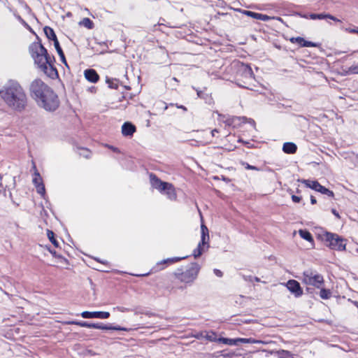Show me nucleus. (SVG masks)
<instances>
[{
    "label": "nucleus",
    "mask_w": 358,
    "mask_h": 358,
    "mask_svg": "<svg viewBox=\"0 0 358 358\" xmlns=\"http://www.w3.org/2000/svg\"><path fill=\"white\" fill-rule=\"evenodd\" d=\"M200 271V266L197 263H192L189 267L180 273H176V278L182 282L192 283L196 278Z\"/></svg>",
    "instance_id": "6e6552de"
},
{
    "label": "nucleus",
    "mask_w": 358,
    "mask_h": 358,
    "mask_svg": "<svg viewBox=\"0 0 358 358\" xmlns=\"http://www.w3.org/2000/svg\"><path fill=\"white\" fill-rule=\"evenodd\" d=\"M81 316L83 318L89 319V318H99V319H107L110 317V313L108 312L104 311H84L81 313Z\"/></svg>",
    "instance_id": "ddd939ff"
},
{
    "label": "nucleus",
    "mask_w": 358,
    "mask_h": 358,
    "mask_svg": "<svg viewBox=\"0 0 358 358\" xmlns=\"http://www.w3.org/2000/svg\"><path fill=\"white\" fill-rule=\"evenodd\" d=\"M327 14L326 13H320V14H315L312 13L310 15V18L312 20H324L327 19Z\"/></svg>",
    "instance_id": "c756f323"
},
{
    "label": "nucleus",
    "mask_w": 358,
    "mask_h": 358,
    "mask_svg": "<svg viewBox=\"0 0 358 358\" xmlns=\"http://www.w3.org/2000/svg\"><path fill=\"white\" fill-rule=\"evenodd\" d=\"M248 122H249L250 124H251L252 125H253V126H255V121H254L253 120H252V119H250V120H249V121H248Z\"/></svg>",
    "instance_id": "3c124183"
},
{
    "label": "nucleus",
    "mask_w": 358,
    "mask_h": 358,
    "mask_svg": "<svg viewBox=\"0 0 358 358\" xmlns=\"http://www.w3.org/2000/svg\"><path fill=\"white\" fill-rule=\"evenodd\" d=\"M236 117H229L226 120H223L227 125L231 126L234 124Z\"/></svg>",
    "instance_id": "4c0bfd02"
},
{
    "label": "nucleus",
    "mask_w": 358,
    "mask_h": 358,
    "mask_svg": "<svg viewBox=\"0 0 358 358\" xmlns=\"http://www.w3.org/2000/svg\"><path fill=\"white\" fill-rule=\"evenodd\" d=\"M214 271V273H215L217 277H222V275H223V274H222V272L220 270H219V269L215 268V269H214V271Z\"/></svg>",
    "instance_id": "a19ab883"
},
{
    "label": "nucleus",
    "mask_w": 358,
    "mask_h": 358,
    "mask_svg": "<svg viewBox=\"0 0 358 358\" xmlns=\"http://www.w3.org/2000/svg\"><path fill=\"white\" fill-rule=\"evenodd\" d=\"M357 33H358V29H357Z\"/></svg>",
    "instance_id": "bf43d9fd"
},
{
    "label": "nucleus",
    "mask_w": 358,
    "mask_h": 358,
    "mask_svg": "<svg viewBox=\"0 0 358 358\" xmlns=\"http://www.w3.org/2000/svg\"><path fill=\"white\" fill-rule=\"evenodd\" d=\"M301 280L305 285L316 288H321L324 282L321 274L311 269L303 271Z\"/></svg>",
    "instance_id": "423d86ee"
},
{
    "label": "nucleus",
    "mask_w": 358,
    "mask_h": 358,
    "mask_svg": "<svg viewBox=\"0 0 358 358\" xmlns=\"http://www.w3.org/2000/svg\"><path fill=\"white\" fill-rule=\"evenodd\" d=\"M243 278L245 280L250 281V282H252V280L254 279V277H252V275H248V276L244 275Z\"/></svg>",
    "instance_id": "79ce46f5"
},
{
    "label": "nucleus",
    "mask_w": 358,
    "mask_h": 358,
    "mask_svg": "<svg viewBox=\"0 0 358 358\" xmlns=\"http://www.w3.org/2000/svg\"><path fill=\"white\" fill-rule=\"evenodd\" d=\"M233 355V354H227V355H223V357H230Z\"/></svg>",
    "instance_id": "864d4df0"
},
{
    "label": "nucleus",
    "mask_w": 358,
    "mask_h": 358,
    "mask_svg": "<svg viewBox=\"0 0 358 358\" xmlns=\"http://www.w3.org/2000/svg\"><path fill=\"white\" fill-rule=\"evenodd\" d=\"M350 33H357L358 29H348Z\"/></svg>",
    "instance_id": "603ef678"
},
{
    "label": "nucleus",
    "mask_w": 358,
    "mask_h": 358,
    "mask_svg": "<svg viewBox=\"0 0 358 358\" xmlns=\"http://www.w3.org/2000/svg\"><path fill=\"white\" fill-rule=\"evenodd\" d=\"M51 89L50 87L41 79H35L33 80L29 87L30 94L37 103H39L40 99L44 97L45 94L49 93V90ZM48 95H49V94H48Z\"/></svg>",
    "instance_id": "39448f33"
},
{
    "label": "nucleus",
    "mask_w": 358,
    "mask_h": 358,
    "mask_svg": "<svg viewBox=\"0 0 358 358\" xmlns=\"http://www.w3.org/2000/svg\"><path fill=\"white\" fill-rule=\"evenodd\" d=\"M0 97L12 110L22 112L28 103V97L22 86L15 80H9L0 87Z\"/></svg>",
    "instance_id": "f257e3e1"
},
{
    "label": "nucleus",
    "mask_w": 358,
    "mask_h": 358,
    "mask_svg": "<svg viewBox=\"0 0 358 358\" xmlns=\"http://www.w3.org/2000/svg\"><path fill=\"white\" fill-rule=\"evenodd\" d=\"M196 92H197V95H198L199 96H201V91H199V90H196Z\"/></svg>",
    "instance_id": "6e6d98bb"
},
{
    "label": "nucleus",
    "mask_w": 358,
    "mask_h": 358,
    "mask_svg": "<svg viewBox=\"0 0 358 358\" xmlns=\"http://www.w3.org/2000/svg\"><path fill=\"white\" fill-rule=\"evenodd\" d=\"M80 25H82L89 29H91L94 27L93 22L88 17H85L82 21L79 22Z\"/></svg>",
    "instance_id": "b1692460"
},
{
    "label": "nucleus",
    "mask_w": 358,
    "mask_h": 358,
    "mask_svg": "<svg viewBox=\"0 0 358 358\" xmlns=\"http://www.w3.org/2000/svg\"><path fill=\"white\" fill-rule=\"evenodd\" d=\"M319 239L326 243L327 245L332 250L343 251L345 250V241L336 234L320 229L317 233Z\"/></svg>",
    "instance_id": "7ed1b4c3"
},
{
    "label": "nucleus",
    "mask_w": 358,
    "mask_h": 358,
    "mask_svg": "<svg viewBox=\"0 0 358 358\" xmlns=\"http://www.w3.org/2000/svg\"><path fill=\"white\" fill-rule=\"evenodd\" d=\"M33 168L35 170L34 177L33 178V183L36 188V191L38 194L42 196H44L45 193V189L44 184L43 182V180L39 173L38 172L35 164L33 162Z\"/></svg>",
    "instance_id": "9b49d317"
},
{
    "label": "nucleus",
    "mask_w": 358,
    "mask_h": 358,
    "mask_svg": "<svg viewBox=\"0 0 358 358\" xmlns=\"http://www.w3.org/2000/svg\"><path fill=\"white\" fill-rule=\"evenodd\" d=\"M243 164L245 166V168L246 169H248V170H255V171H260V169L257 167V166H252V165H250L248 163H243Z\"/></svg>",
    "instance_id": "c9c22d12"
},
{
    "label": "nucleus",
    "mask_w": 358,
    "mask_h": 358,
    "mask_svg": "<svg viewBox=\"0 0 358 358\" xmlns=\"http://www.w3.org/2000/svg\"><path fill=\"white\" fill-rule=\"evenodd\" d=\"M320 296L323 299H328L331 296V292L329 289L322 288L320 292Z\"/></svg>",
    "instance_id": "cd10ccee"
},
{
    "label": "nucleus",
    "mask_w": 358,
    "mask_h": 358,
    "mask_svg": "<svg viewBox=\"0 0 358 358\" xmlns=\"http://www.w3.org/2000/svg\"><path fill=\"white\" fill-rule=\"evenodd\" d=\"M297 147L296 144L291 142L285 143L282 146V150L287 154H294L296 152Z\"/></svg>",
    "instance_id": "6ab92c4d"
},
{
    "label": "nucleus",
    "mask_w": 358,
    "mask_h": 358,
    "mask_svg": "<svg viewBox=\"0 0 358 358\" xmlns=\"http://www.w3.org/2000/svg\"><path fill=\"white\" fill-rule=\"evenodd\" d=\"M136 131V127L130 122H125L122 127V133L124 136H131Z\"/></svg>",
    "instance_id": "dca6fc26"
},
{
    "label": "nucleus",
    "mask_w": 358,
    "mask_h": 358,
    "mask_svg": "<svg viewBox=\"0 0 358 358\" xmlns=\"http://www.w3.org/2000/svg\"><path fill=\"white\" fill-rule=\"evenodd\" d=\"M287 288L296 297H299L303 294V290L299 282L295 280H289L286 284Z\"/></svg>",
    "instance_id": "f8f14e48"
},
{
    "label": "nucleus",
    "mask_w": 358,
    "mask_h": 358,
    "mask_svg": "<svg viewBox=\"0 0 358 358\" xmlns=\"http://www.w3.org/2000/svg\"><path fill=\"white\" fill-rule=\"evenodd\" d=\"M107 83L109 85V87L112 89H117L118 85L115 83L114 80H111L109 78L106 80Z\"/></svg>",
    "instance_id": "72a5a7b5"
},
{
    "label": "nucleus",
    "mask_w": 358,
    "mask_h": 358,
    "mask_svg": "<svg viewBox=\"0 0 358 358\" xmlns=\"http://www.w3.org/2000/svg\"><path fill=\"white\" fill-rule=\"evenodd\" d=\"M204 338L210 341H218V339H217V335L215 332L211 331H205L204 332Z\"/></svg>",
    "instance_id": "a878e982"
},
{
    "label": "nucleus",
    "mask_w": 358,
    "mask_h": 358,
    "mask_svg": "<svg viewBox=\"0 0 358 358\" xmlns=\"http://www.w3.org/2000/svg\"><path fill=\"white\" fill-rule=\"evenodd\" d=\"M152 186L158 189L160 192H164L170 200H176L177 195L172 184L163 182L155 175L150 176Z\"/></svg>",
    "instance_id": "20e7f679"
},
{
    "label": "nucleus",
    "mask_w": 358,
    "mask_h": 358,
    "mask_svg": "<svg viewBox=\"0 0 358 358\" xmlns=\"http://www.w3.org/2000/svg\"><path fill=\"white\" fill-rule=\"evenodd\" d=\"M292 200L294 203H299L301 201V197L296 196V195H292Z\"/></svg>",
    "instance_id": "58836bf2"
},
{
    "label": "nucleus",
    "mask_w": 358,
    "mask_h": 358,
    "mask_svg": "<svg viewBox=\"0 0 358 358\" xmlns=\"http://www.w3.org/2000/svg\"><path fill=\"white\" fill-rule=\"evenodd\" d=\"M137 276H145L148 275V274H142V275H136Z\"/></svg>",
    "instance_id": "4d7b16f0"
},
{
    "label": "nucleus",
    "mask_w": 358,
    "mask_h": 358,
    "mask_svg": "<svg viewBox=\"0 0 358 358\" xmlns=\"http://www.w3.org/2000/svg\"><path fill=\"white\" fill-rule=\"evenodd\" d=\"M85 78L90 82L92 83H96L99 79V76L97 74L96 71L94 69H87L84 72Z\"/></svg>",
    "instance_id": "f3484780"
},
{
    "label": "nucleus",
    "mask_w": 358,
    "mask_h": 358,
    "mask_svg": "<svg viewBox=\"0 0 358 358\" xmlns=\"http://www.w3.org/2000/svg\"><path fill=\"white\" fill-rule=\"evenodd\" d=\"M69 324H76L81 327L90 329H103V330H116V331H129L128 329L121 327H114L110 324H103L102 323H89L87 322L70 321Z\"/></svg>",
    "instance_id": "1a4fd4ad"
},
{
    "label": "nucleus",
    "mask_w": 358,
    "mask_h": 358,
    "mask_svg": "<svg viewBox=\"0 0 358 358\" xmlns=\"http://www.w3.org/2000/svg\"><path fill=\"white\" fill-rule=\"evenodd\" d=\"M48 250H49L50 252V253H51L54 257H57V253H56V252H55V251L51 250H50V249H48Z\"/></svg>",
    "instance_id": "09e8293b"
},
{
    "label": "nucleus",
    "mask_w": 358,
    "mask_h": 358,
    "mask_svg": "<svg viewBox=\"0 0 358 358\" xmlns=\"http://www.w3.org/2000/svg\"><path fill=\"white\" fill-rule=\"evenodd\" d=\"M242 13L247 15V16H249V17H251L254 19H256V20H258V16H259V13H255V12H252V11H250V10H243Z\"/></svg>",
    "instance_id": "2f4dec72"
},
{
    "label": "nucleus",
    "mask_w": 358,
    "mask_h": 358,
    "mask_svg": "<svg viewBox=\"0 0 358 358\" xmlns=\"http://www.w3.org/2000/svg\"><path fill=\"white\" fill-rule=\"evenodd\" d=\"M176 107L178 108H181L183 110L187 111V108L185 106H182V105L179 106V105L176 104Z\"/></svg>",
    "instance_id": "de8ad7c7"
},
{
    "label": "nucleus",
    "mask_w": 358,
    "mask_h": 358,
    "mask_svg": "<svg viewBox=\"0 0 358 358\" xmlns=\"http://www.w3.org/2000/svg\"><path fill=\"white\" fill-rule=\"evenodd\" d=\"M299 234L300 235V236L306 240L308 242H313V236L311 235V234L307 231V230H303V229H300L299 231Z\"/></svg>",
    "instance_id": "412c9836"
},
{
    "label": "nucleus",
    "mask_w": 358,
    "mask_h": 358,
    "mask_svg": "<svg viewBox=\"0 0 358 358\" xmlns=\"http://www.w3.org/2000/svg\"><path fill=\"white\" fill-rule=\"evenodd\" d=\"M54 45H55V49H56L58 55H59V57L61 58V60L62 61V62L66 64V59H65V57H64V52L62 51V48L59 45V41H56L55 43H54Z\"/></svg>",
    "instance_id": "393cba45"
},
{
    "label": "nucleus",
    "mask_w": 358,
    "mask_h": 358,
    "mask_svg": "<svg viewBox=\"0 0 358 358\" xmlns=\"http://www.w3.org/2000/svg\"><path fill=\"white\" fill-rule=\"evenodd\" d=\"M196 338H204V332H200L199 334H197L196 335H195L194 336Z\"/></svg>",
    "instance_id": "c03bdc74"
},
{
    "label": "nucleus",
    "mask_w": 358,
    "mask_h": 358,
    "mask_svg": "<svg viewBox=\"0 0 358 358\" xmlns=\"http://www.w3.org/2000/svg\"><path fill=\"white\" fill-rule=\"evenodd\" d=\"M331 212H332V213H333V214H334L336 217L340 218V215H339L338 213L336 211V210H335V209H334V208H333V209L331 210Z\"/></svg>",
    "instance_id": "a18cd8bd"
},
{
    "label": "nucleus",
    "mask_w": 358,
    "mask_h": 358,
    "mask_svg": "<svg viewBox=\"0 0 358 358\" xmlns=\"http://www.w3.org/2000/svg\"><path fill=\"white\" fill-rule=\"evenodd\" d=\"M120 312H127V311H129V309L127 308H124V307H117L116 308Z\"/></svg>",
    "instance_id": "37998d69"
},
{
    "label": "nucleus",
    "mask_w": 358,
    "mask_h": 358,
    "mask_svg": "<svg viewBox=\"0 0 358 358\" xmlns=\"http://www.w3.org/2000/svg\"><path fill=\"white\" fill-rule=\"evenodd\" d=\"M282 353H288V352H287V351H285V350H282Z\"/></svg>",
    "instance_id": "13d9d810"
},
{
    "label": "nucleus",
    "mask_w": 358,
    "mask_h": 358,
    "mask_svg": "<svg viewBox=\"0 0 358 358\" xmlns=\"http://www.w3.org/2000/svg\"><path fill=\"white\" fill-rule=\"evenodd\" d=\"M256 282H260V279L257 277H254V279H253Z\"/></svg>",
    "instance_id": "5fc2aeb1"
},
{
    "label": "nucleus",
    "mask_w": 358,
    "mask_h": 358,
    "mask_svg": "<svg viewBox=\"0 0 358 358\" xmlns=\"http://www.w3.org/2000/svg\"><path fill=\"white\" fill-rule=\"evenodd\" d=\"M327 19H330V20H332L335 22H340V20L335 17L334 16L330 15V14H327Z\"/></svg>",
    "instance_id": "ea45409f"
},
{
    "label": "nucleus",
    "mask_w": 358,
    "mask_h": 358,
    "mask_svg": "<svg viewBox=\"0 0 358 358\" xmlns=\"http://www.w3.org/2000/svg\"><path fill=\"white\" fill-rule=\"evenodd\" d=\"M219 342H221L224 344L229 345H238V338H220L218 339Z\"/></svg>",
    "instance_id": "4be33fe9"
},
{
    "label": "nucleus",
    "mask_w": 358,
    "mask_h": 358,
    "mask_svg": "<svg viewBox=\"0 0 358 358\" xmlns=\"http://www.w3.org/2000/svg\"><path fill=\"white\" fill-rule=\"evenodd\" d=\"M182 259H185V257H174V258H169V259H164L163 261H162L159 264H166V263H174V262H178Z\"/></svg>",
    "instance_id": "7c9ffc66"
},
{
    "label": "nucleus",
    "mask_w": 358,
    "mask_h": 358,
    "mask_svg": "<svg viewBox=\"0 0 358 358\" xmlns=\"http://www.w3.org/2000/svg\"><path fill=\"white\" fill-rule=\"evenodd\" d=\"M90 151L87 149L82 148L81 152H80V155H83V157L86 158H89L90 157Z\"/></svg>",
    "instance_id": "f704fd0d"
},
{
    "label": "nucleus",
    "mask_w": 358,
    "mask_h": 358,
    "mask_svg": "<svg viewBox=\"0 0 358 358\" xmlns=\"http://www.w3.org/2000/svg\"><path fill=\"white\" fill-rule=\"evenodd\" d=\"M348 73H357L358 74V65H353L349 67L348 70Z\"/></svg>",
    "instance_id": "473e14b6"
},
{
    "label": "nucleus",
    "mask_w": 358,
    "mask_h": 358,
    "mask_svg": "<svg viewBox=\"0 0 358 358\" xmlns=\"http://www.w3.org/2000/svg\"><path fill=\"white\" fill-rule=\"evenodd\" d=\"M264 343L262 341L260 340H256L252 338H238V343Z\"/></svg>",
    "instance_id": "5701e85b"
},
{
    "label": "nucleus",
    "mask_w": 358,
    "mask_h": 358,
    "mask_svg": "<svg viewBox=\"0 0 358 358\" xmlns=\"http://www.w3.org/2000/svg\"><path fill=\"white\" fill-rule=\"evenodd\" d=\"M47 235L48 239L51 241V243L54 245L55 247H59V243L55 238V234L53 231L50 230H48Z\"/></svg>",
    "instance_id": "bb28decb"
},
{
    "label": "nucleus",
    "mask_w": 358,
    "mask_h": 358,
    "mask_svg": "<svg viewBox=\"0 0 358 358\" xmlns=\"http://www.w3.org/2000/svg\"><path fill=\"white\" fill-rule=\"evenodd\" d=\"M29 52L37 66L48 77L57 76V71L54 66L55 57H51L41 43H33L29 46Z\"/></svg>",
    "instance_id": "f03ea898"
},
{
    "label": "nucleus",
    "mask_w": 358,
    "mask_h": 358,
    "mask_svg": "<svg viewBox=\"0 0 358 358\" xmlns=\"http://www.w3.org/2000/svg\"><path fill=\"white\" fill-rule=\"evenodd\" d=\"M310 203L312 204H315L317 203V200L313 196H310Z\"/></svg>",
    "instance_id": "49530a36"
},
{
    "label": "nucleus",
    "mask_w": 358,
    "mask_h": 358,
    "mask_svg": "<svg viewBox=\"0 0 358 358\" xmlns=\"http://www.w3.org/2000/svg\"><path fill=\"white\" fill-rule=\"evenodd\" d=\"M43 30L47 38L50 40H52L54 43L56 41H58L54 30L51 27L46 26L44 27Z\"/></svg>",
    "instance_id": "aec40b11"
},
{
    "label": "nucleus",
    "mask_w": 358,
    "mask_h": 358,
    "mask_svg": "<svg viewBox=\"0 0 358 358\" xmlns=\"http://www.w3.org/2000/svg\"><path fill=\"white\" fill-rule=\"evenodd\" d=\"M271 17L266 15H264L262 13H259L258 20H262V21H268L270 20Z\"/></svg>",
    "instance_id": "e433bc0d"
},
{
    "label": "nucleus",
    "mask_w": 358,
    "mask_h": 358,
    "mask_svg": "<svg viewBox=\"0 0 358 358\" xmlns=\"http://www.w3.org/2000/svg\"><path fill=\"white\" fill-rule=\"evenodd\" d=\"M290 42L292 43H297L301 47H317V44L311 41H308L305 40L303 38L298 36V37H292L289 39Z\"/></svg>",
    "instance_id": "4468645a"
},
{
    "label": "nucleus",
    "mask_w": 358,
    "mask_h": 358,
    "mask_svg": "<svg viewBox=\"0 0 358 358\" xmlns=\"http://www.w3.org/2000/svg\"><path fill=\"white\" fill-rule=\"evenodd\" d=\"M318 192L323 194H327V196H329L330 197H333L334 196V194L332 191L329 190V189L326 188L325 187H324L322 185L320 186Z\"/></svg>",
    "instance_id": "c85d7f7f"
},
{
    "label": "nucleus",
    "mask_w": 358,
    "mask_h": 358,
    "mask_svg": "<svg viewBox=\"0 0 358 358\" xmlns=\"http://www.w3.org/2000/svg\"><path fill=\"white\" fill-rule=\"evenodd\" d=\"M238 71L241 73V75L245 78H252L254 77V73L251 67L245 64H240L238 66Z\"/></svg>",
    "instance_id": "2eb2a0df"
},
{
    "label": "nucleus",
    "mask_w": 358,
    "mask_h": 358,
    "mask_svg": "<svg viewBox=\"0 0 358 358\" xmlns=\"http://www.w3.org/2000/svg\"><path fill=\"white\" fill-rule=\"evenodd\" d=\"M302 183L305 184L307 187L313 189L317 192L319 191L321 185L316 180H299Z\"/></svg>",
    "instance_id": "a211bd4d"
},
{
    "label": "nucleus",
    "mask_w": 358,
    "mask_h": 358,
    "mask_svg": "<svg viewBox=\"0 0 358 358\" xmlns=\"http://www.w3.org/2000/svg\"><path fill=\"white\" fill-rule=\"evenodd\" d=\"M201 241L199 243L196 248H195L193 251V256L194 258H198L200 257L203 250H204V246L206 245L207 248L208 245V241H209V233L208 229L207 227L202 224L201 226Z\"/></svg>",
    "instance_id": "9d476101"
},
{
    "label": "nucleus",
    "mask_w": 358,
    "mask_h": 358,
    "mask_svg": "<svg viewBox=\"0 0 358 358\" xmlns=\"http://www.w3.org/2000/svg\"><path fill=\"white\" fill-rule=\"evenodd\" d=\"M215 133H218L217 129H215L212 130L211 134H212L213 136H214L215 135Z\"/></svg>",
    "instance_id": "8fccbe9b"
},
{
    "label": "nucleus",
    "mask_w": 358,
    "mask_h": 358,
    "mask_svg": "<svg viewBox=\"0 0 358 358\" xmlns=\"http://www.w3.org/2000/svg\"><path fill=\"white\" fill-rule=\"evenodd\" d=\"M48 94L49 95H48V93L45 94L44 97L40 99L39 103H37L45 110L54 111L59 107V100L52 89L49 90Z\"/></svg>",
    "instance_id": "0eeeda50"
}]
</instances>
